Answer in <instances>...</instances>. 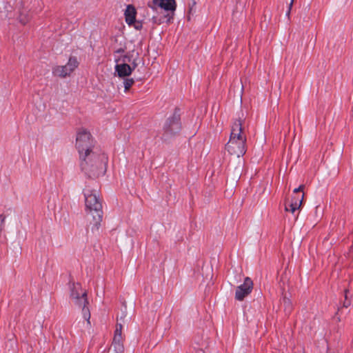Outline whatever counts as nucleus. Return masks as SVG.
<instances>
[{"label": "nucleus", "mask_w": 353, "mask_h": 353, "mask_svg": "<svg viewBox=\"0 0 353 353\" xmlns=\"http://www.w3.org/2000/svg\"><path fill=\"white\" fill-rule=\"evenodd\" d=\"M132 25L134 28L138 30H141L143 27L142 23L141 21H137L136 20L134 21V23H132Z\"/></svg>", "instance_id": "obj_21"}, {"label": "nucleus", "mask_w": 353, "mask_h": 353, "mask_svg": "<svg viewBox=\"0 0 353 353\" xmlns=\"http://www.w3.org/2000/svg\"><path fill=\"white\" fill-rule=\"evenodd\" d=\"M114 339H122V330L116 328L114 331Z\"/></svg>", "instance_id": "obj_19"}, {"label": "nucleus", "mask_w": 353, "mask_h": 353, "mask_svg": "<svg viewBox=\"0 0 353 353\" xmlns=\"http://www.w3.org/2000/svg\"><path fill=\"white\" fill-rule=\"evenodd\" d=\"M243 120L236 119L232 125L229 141L225 148L232 155L238 157L243 156L246 152V137L243 134Z\"/></svg>", "instance_id": "obj_2"}, {"label": "nucleus", "mask_w": 353, "mask_h": 353, "mask_svg": "<svg viewBox=\"0 0 353 353\" xmlns=\"http://www.w3.org/2000/svg\"><path fill=\"white\" fill-rule=\"evenodd\" d=\"M198 353H203V350H198Z\"/></svg>", "instance_id": "obj_28"}, {"label": "nucleus", "mask_w": 353, "mask_h": 353, "mask_svg": "<svg viewBox=\"0 0 353 353\" xmlns=\"http://www.w3.org/2000/svg\"><path fill=\"white\" fill-rule=\"evenodd\" d=\"M137 11L132 5H128L125 11V21L129 26H132L136 19Z\"/></svg>", "instance_id": "obj_10"}, {"label": "nucleus", "mask_w": 353, "mask_h": 353, "mask_svg": "<svg viewBox=\"0 0 353 353\" xmlns=\"http://www.w3.org/2000/svg\"><path fill=\"white\" fill-rule=\"evenodd\" d=\"M116 328H120V330H122V328H123L122 324L120 323H117V325H116Z\"/></svg>", "instance_id": "obj_26"}, {"label": "nucleus", "mask_w": 353, "mask_h": 353, "mask_svg": "<svg viewBox=\"0 0 353 353\" xmlns=\"http://www.w3.org/2000/svg\"><path fill=\"white\" fill-rule=\"evenodd\" d=\"M282 303L283 305L284 312L286 314H290L293 309L291 300L285 296L283 297Z\"/></svg>", "instance_id": "obj_14"}, {"label": "nucleus", "mask_w": 353, "mask_h": 353, "mask_svg": "<svg viewBox=\"0 0 353 353\" xmlns=\"http://www.w3.org/2000/svg\"><path fill=\"white\" fill-rule=\"evenodd\" d=\"M70 299L74 301L77 299H79V296H81L82 292H80L79 290H81V284L79 283H72L70 286Z\"/></svg>", "instance_id": "obj_12"}, {"label": "nucleus", "mask_w": 353, "mask_h": 353, "mask_svg": "<svg viewBox=\"0 0 353 353\" xmlns=\"http://www.w3.org/2000/svg\"><path fill=\"white\" fill-rule=\"evenodd\" d=\"M79 64L77 57H70L66 65L54 67L52 68V74L53 75L61 78H65L73 72V71L79 66Z\"/></svg>", "instance_id": "obj_5"}, {"label": "nucleus", "mask_w": 353, "mask_h": 353, "mask_svg": "<svg viewBox=\"0 0 353 353\" xmlns=\"http://www.w3.org/2000/svg\"><path fill=\"white\" fill-rule=\"evenodd\" d=\"M293 2H294V0H291V3H290L288 11L287 12V15L290 14V10H291V8L292 6Z\"/></svg>", "instance_id": "obj_25"}, {"label": "nucleus", "mask_w": 353, "mask_h": 353, "mask_svg": "<svg viewBox=\"0 0 353 353\" xmlns=\"http://www.w3.org/2000/svg\"><path fill=\"white\" fill-rule=\"evenodd\" d=\"M139 58L138 55L137 56V58H134L133 60L131 61L132 64H131V70H132V72L135 70V68L138 66V63H137V59Z\"/></svg>", "instance_id": "obj_20"}, {"label": "nucleus", "mask_w": 353, "mask_h": 353, "mask_svg": "<svg viewBox=\"0 0 353 353\" xmlns=\"http://www.w3.org/2000/svg\"><path fill=\"white\" fill-rule=\"evenodd\" d=\"M195 4H196V2L193 1L192 6H195Z\"/></svg>", "instance_id": "obj_29"}, {"label": "nucleus", "mask_w": 353, "mask_h": 353, "mask_svg": "<svg viewBox=\"0 0 353 353\" xmlns=\"http://www.w3.org/2000/svg\"><path fill=\"white\" fill-rule=\"evenodd\" d=\"M112 346L114 348L115 353H123L124 346L122 342V339H114L112 343Z\"/></svg>", "instance_id": "obj_13"}, {"label": "nucleus", "mask_w": 353, "mask_h": 353, "mask_svg": "<svg viewBox=\"0 0 353 353\" xmlns=\"http://www.w3.org/2000/svg\"><path fill=\"white\" fill-rule=\"evenodd\" d=\"M30 19V16L28 13V12L26 10H23L20 12L19 16V22L25 25L26 24Z\"/></svg>", "instance_id": "obj_15"}, {"label": "nucleus", "mask_w": 353, "mask_h": 353, "mask_svg": "<svg viewBox=\"0 0 353 353\" xmlns=\"http://www.w3.org/2000/svg\"><path fill=\"white\" fill-rule=\"evenodd\" d=\"M192 8H190V10H189V12H192Z\"/></svg>", "instance_id": "obj_30"}, {"label": "nucleus", "mask_w": 353, "mask_h": 353, "mask_svg": "<svg viewBox=\"0 0 353 353\" xmlns=\"http://www.w3.org/2000/svg\"><path fill=\"white\" fill-rule=\"evenodd\" d=\"M83 194L85 208L92 216V221H90V224L93 225L92 230H93L94 228L98 230L101 225L103 214L98 192L96 190H92L87 187L83 190Z\"/></svg>", "instance_id": "obj_3"}, {"label": "nucleus", "mask_w": 353, "mask_h": 353, "mask_svg": "<svg viewBox=\"0 0 353 353\" xmlns=\"http://www.w3.org/2000/svg\"><path fill=\"white\" fill-rule=\"evenodd\" d=\"M344 292H345V294H344L345 301L343 302V305L345 307H348L351 304V301L350 300H348V298H347V294L349 293V290L346 289Z\"/></svg>", "instance_id": "obj_18"}, {"label": "nucleus", "mask_w": 353, "mask_h": 353, "mask_svg": "<svg viewBox=\"0 0 353 353\" xmlns=\"http://www.w3.org/2000/svg\"><path fill=\"white\" fill-rule=\"evenodd\" d=\"M124 88H125V92H127L130 90V88L132 87V85L134 83V81L133 79H126L124 80Z\"/></svg>", "instance_id": "obj_16"}, {"label": "nucleus", "mask_w": 353, "mask_h": 353, "mask_svg": "<svg viewBox=\"0 0 353 353\" xmlns=\"http://www.w3.org/2000/svg\"><path fill=\"white\" fill-rule=\"evenodd\" d=\"M148 6L149 8L154 11L158 8L163 9L165 11H174L176 10V4L175 0H152L148 2Z\"/></svg>", "instance_id": "obj_7"}, {"label": "nucleus", "mask_w": 353, "mask_h": 353, "mask_svg": "<svg viewBox=\"0 0 353 353\" xmlns=\"http://www.w3.org/2000/svg\"><path fill=\"white\" fill-rule=\"evenodd\" d=\"M152 21L154 23H160L161 20L157 18L156 16H152Z\"/></svg>", "instance_id": "obj_24"}, {"label": "nucleus", "mask_w": 353, "mask_h": 353, "mask_svg": "<svg viewBox=\"0 0 353 353\" xmlns=\"http://www.w3.org/2000/svg\"><path fill=\"white\" fill-rule=\"evenodd\" d=\"M76 148L79 154L80 168L88 178H96L105 174L108 157L94 148L90 132L80 130L77 134Z\"/></svg>", "instance_id": "obj_1"}, {"label": "nucleus", "mask_w": 353, "mask_h": 353, "mask_svg": "<svg viewBox=\"0 0 353 353\" xmlns=\"http://www.w3.org/2000/svg\"><path fill=\"white\" fill-rule=\"evenodd\" d=\"M304 197V194H301V196H293L292 197V201L289 203V207L290 212L292 213H294L296 210L299 209V208L301 206L303 203V200Z\"/></svg>", "instance_id": "obj_11"}, {"label": "nucleus", "mask_w": 353, "mask_h": 353, "mask_svg": "<svg viewBox=\"0 0 353 353\" xmlns=\"http://www.w3.org/2000/svg\"><path fill=\"white\" fill-rule=\"evenodd\" d=\"M74 304L81 308L82 314L83 319L87 321L88 324H90V312L89 308L88 307V305L89 304L88 301V295L86 291H84L81 296H79V299H77L72 301Z\"/></svg>", "instance_id": "obj_8"}, {"label": "nucleus", "mask_w": 353, "mask_h": 353, "mask_svg": "<svg viewBox=\"0 0 353 353\" xmlns=\"http://www.w3.org/2000/svg\"><path fill=\"white\" fill-rule=\"evenodd\" d=\"M115 71L119 77H128L132 74L131 66L126 63L117 64L115 65Z\"/></svg>", "instance_id": "obj_9"}, {"label": "nucleus", "mask_w": 353, "mask_h": 353, "mask_svg": "<svg viewBox=\"0 0 353 353\" xmlns=\"http://www.w3.org/2000/svg\"><path fill=\"white\" fill-rule=\"evenodd\" d=\"M285 210L290 212L289 204H287V203L285 204Z\"/></svg>", "instance_id": "obj_27"}, {"label": "nucleus", "mask_w": 353, "mask_h": 353, "mask_svg": "<svg viewBox=\"0 0 353 353\" xmlns=\"http://www.w3.org/2000/svg\"><path fill=\"white\" fill-rule=\"evenodd\" d=\"M303 189H304V185H301L299 188H295L293 192H294V194H297L299 192H303Z\"/></svg>", "instance_id": "obj_22"}, {"label": "nucleus", "mask_w": 353, "mask_h": 353, "mask_svg": "<svg viewBox=\"0 0 353 353\" xmlns=\"http://www.w3.org/2000/svg\"><path fill=\"white\" fill-rule=\"evenodd\" d=\"M124 52H125V49L123 48H120L114 50L115 54H121V53H123Z\"/></svg>", "instance_id": "obj_23"}, {"label": "nucleus", "mask_w": 353, "mask_h": 353, "mask_svg": "<svg viewBox=\"0 0 353 353\" xmlns=\"http://www.w3.org/2000/svg\"><path fill=\"white\" fill-rule=\"evenodd\" d=\"M253 289V282L250 277H245L243 283L236 288L235 292V299L243 301L249 295Z\"/></svg>", "instance_id": "obj_6"}, {"label": "nucleus", "mask_w": 353, "mask_h": 353, "mask_svg": "<svg viewBox=\"0 0 353 353\" xmlns=\"http://www.w3.org/2000/svg\"><path fill=\"white\" fill-rule=\"evenodd\" d=\"M132 57H133L132 54H131L130 52H128L122 57L121 60H122L123 63H127V62L130 63L133 60Z\"/></svg>", "instance_id": "obj_17"}, {"label": "nucleus", "mask_w": 353, "mask_h": 353, "mask_svg": "<svg viewBox=\"0 0 353 353\" xmlns=\"http://www.w3.org/2000/svg\"><path fill=\"white\" fill-rule=\"evenodd\" d=\"M181 128L180 109L176 108L172 115L169 117L163 124L162 139L168 141L173 138L179 134Z\"/></svg>", "instance_id": "obj_4"}]
</instances>
